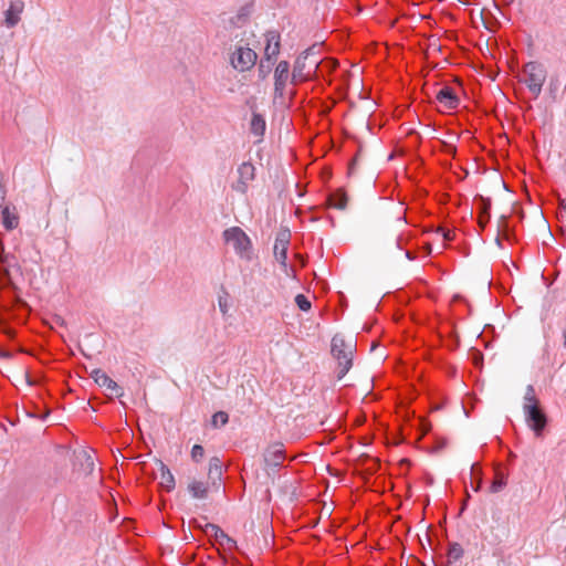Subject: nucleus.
I'll use <instances>...</instances> for the list:
<instances>
[{
	"instance_id": "obj_29",
	"label": "nucleus",
	"mask_w": 566,
	"mask_h": 566,
	"mask_svg": "<svg viewBox=\"0 0 566 566\" xmlns=\"http://www.w3.org/2000/svg\"><path fill=\"white\" fill-rule=\"evenodd\" d=\"M484 12H485V9H483V10H482V20H483V24H484V27H485L489 31H491V32H495V31L497 30L499 25H500L499 20H497V19H496V18H495V17H494L490 11H488V14H489L490 19H489V20H486V19L484 18Z\"/></svg>"
},
{
	"instance_id": "obj_48",
	"label": "nucleus",
	"mask_w": 566,
	"mask_h": 566,
	"mask_svg": "<svg viewBox=\"0 0 566 566\" xmlns=\"http://www.w3.org/2000/svg\"><path fill=\"white\" fill-rule=\"evenodd\" d=\"M468 507V503H467V500H463L462 504H461V509H460V512H459V515H461Z\"/></svg>"
},
{
	"instance_id": "obj_27",
	"label": "nucleus",
	"mask_w": 566,
	"mask_h": 566,
	"mask_svg": "<svg viewBox=\"0 0 566 566\" xmlns=\"http://www.w3.org/2000/svg\"><path fill=\"white\" fill-rule=\"evenodd\" d=\"M368 461H373V462H374V465H373V467L367 468V469L365 470V474H366L367 476H370V475L375 474V473L378 471V469H379V467H380V462H379L378 460H376L375 458H373V457L368 455V454H361V455L358 458V462H359V464H361V465H364V464H365V463H367Z\"/></svg>"
},
{
	"instance_id": "obj_41",
	"label": "nucleus",
	"mask_w": 566,
	"mask_h": 566,
	"mask_svg": "<svg viewBox=\"0 0 566 566\" xmlns=\"http://www.w3.org/2000/svg\"><path fill=\"white\" fill-rule=\"evenodd\" d=\"M228 545L229 548H235L237 547V542L230 537L228 534H227V537L223 538Z\"/></svg>"
},
{
	"instance_id": "obj_1",
	"label": "nucleus",
	"mask_w": 566,
	"mask_h": 566,
	"mask_svg": "<svg viewBox=\"0 0 566 566\" xmlns=\"http://www.w3.org/2000/svg\"><path fill=\"white\" fill-rule=\"evenodd\" d=\"M315 45L303 51L295 60L293 72L291 74V83L296 85L311 78L316 72L321 61L318 59H311L314 54Z\"/></svg>"
},
{
	"instance_id": "obj_25",
	"label": "nucleus",
	"mask_w": 566,
	"mask_h": 566,
	"mask_svg": "<svg viewBox=\"0 0 566 566\" xmlns=\"http://www.w3.org/2000/svg\"><path fill=\"white\" fill-rule=\"evenodd\" d=\"M203 534L214 538L217 542H220L221 539L227 537V534L224 533V531L219 525L213 524V523H207L205 525Z\"/></svg>"
},
{
	"instance_id": "obj_28",
	"label": "nucleus",
	"mask_w": 566,
	"mask_h": 566,
	"mask_svg": "<svg viewBox=\"0 0 566 566\" xmlns=\"http://www.w3.org/2000/svg\"><path fill=\"white\" fill-rule=\"evenodd\" d=\"M229 422V415L226 411H217L211 417V426L213 428L223 427Z\"/></svg>"
},
{
	"instance_id": "obj_59",
	"label": "nucleus",
	"mask_w": 566,
	"mask_h": 566,
	"mask_svg": "<svg viewBox=\"0 0 566 566\" xmlns=\"http://www.w3.org/2000/svg\"><path fill=\"white\" fill-rule=\"evenodd\" d=\"M273 48H274V41H272V43H271V51L273 50Z\"/></svg>"
},
{
	"instance_id": "obj_9",
	"label": "nucleus",
	"mask_w": 566,
	"mask_h": 566,
	"mask_svg": "<svg viewBox=\"0 0 566 566\" xmlns=\"http://www.w3.org/2000/svg\"><path fill=\"white\" fill-rule=\"evenodd\" d=\"M263 460L268 468L272 469L273 471H277L285 460V450L283 443L275 442L270 444L264 450Z\"/></svg>"
},
{
	"instance_id": "obj_51",
	"label": "nucleus",
	"mask_w": 566,
	"mask_h": 566,
	"mask_svg": "<svg viewBox=\"0 0 566 566\" xmlns=\"http://www.w3.org/2000/svg\"><path fill=\"white\" fill-rule=\"evenodd\" d=\"M451 563H449V560H447L446 563H436L434 566H450Z\"/></svg>"
},
{
	"instance_id": "obj_7",
	"label": "nucleus",
	"mask_w": 566,
	"mask_h": 566,
	"mask_svg": "<svg viewBox=\"0 0 566 566\" xmlns=\"http://www.w3.org/2000/svg\"><path fill=\"white\" fill-rule=\"evenodd\" d=\"M258 60V54L254 50L238 45L230 56V63L239 72L251 70Z\"/></svg>"
},
{
	"instance_id": "obj_13",
	"label": "nucleus",
	"mask_w": 566,
	"mask_h": 566,
	"mask_svg": "<svg viewBox=\"0 0 566 566\" xmlns=\"http://www.w3.org/2000/svg\"><path fill=\"white\" fill-rule=\"evenodd\" d=\"M239 181L237 190L244 192L247 189V182L253 180L255 177V167L251 163H243L238 168Z\"/></svg>"
},
{
	"instance_id": "obj_58",
	"label": "nucleus",
	"mask_w": 566,
	"mask_h": 566,
	"mask_svg": "<svg viewBox=\"0 0 566 566\" xmlns=\"http://www.w3.org/2000/svg\"><path fill=\"white\" fill-rule=\"evenodd\" d=\"M444 444H446L444 442L439 443V448H443V447H444Z\"/></svg>"
},
{
	"instance_id": "obj_60",
	"label": "nucleus",
	"mask_w": 566,
	"mask_h": 566,
	"mask_svg": "<svg viewBox=\"0 0 566 566\" xmlns=\"http://www.w3.org/2000/svg\"><path fill=\"white\" fill-rule=\"evenodd\" d=\"M513 0H510V2H512Z\"/></svg>"
},
{
	"instance_id": "obj_3",
	"label": "nucleus",
	"mask_w": 566,
	"mask_h": 566,
	"mask_svg": "<svg viewBox=\"0 0 566 566\" xmlns=\"http://www.w3.org/2000/svg\"><path fill=\"white\" fill-rule=\"evenodd\" d=\"M266 45L264 49V56L261 59L258 66V75L260 80H265L272 72V66L276 61L280 53V33L275 30H270L265 33Z\"/></svg>"
},
{
	"instance_id": "obj_39",
	"label": "nucleus",
	"mask_w": 566,
	"mask_h": 566,
	"mask_svg": "<svg viewBox=\"0 0 566 566\" xmlns=\"http://www.w3.org/2000/svg\"><path fill=\"white\" fill-rule=\"evenodd\" d=\"M285 94V85H274V102L283 99Z\"/></svg>"
},
{
	"instance_id": "obj_32",
	"label": "nucleus",
	"mask_w": 566,
	"mask_h": 566,
	"mask_svg": "<svg viewBox=\"0 0 566 566\" xmlns=\"http://www.w3.org/2000/svg\"><path fill=\"white\" fill-rule=\"evenodd\" d=\"M205 457V449L201 444H195L191 449L192 461L199 463Z\"/></svg>"
},
{
	"instance_id": "obj_19",
	"label": "nucleus",
	"mask_w": 566,
	"mask_h": 566,
	"mask_svg": "<svg viewBox=\"0 0 566 566\" xmlns=\"http://www.w3.org/2000/svg\"><path fill=\"white\" fill-rule=\"evenodd\" d=\"M290 63L280 61L274 71V85H285L290 80Z\"/></svg>"
},
{
	"instance_id": "obj_42",
	"label": "nucleus",
	"mask_w": 566,
	"mask_h": 566,
	"mask_svg": "<svg viewBox=\"0 0 566 566\" xmlns=\"http://www.w3.org/2000/svg\"><path fill=\"white\" fill-rule=\"evenodd\" d=\"M190 526H192L195 530H199L203 533L205 525H201L197 520H191Z\"/></svg>"
},
{
	"instance_id": "obj_30",
	"label": "nucleus",
	"mask_w": 566,
	"mask_h": 566,
	"mask_svg": "<svg viewBox=\"0 0 566 566\" xmlns=\"http://www.w3.org/2000/svg\"><path fill=\"white\" fill-rule=\"evenodd\" d=\"M524 405H535V406L541 405L538 398L535 396V389H534L533 385H528L526 387V391L524 395Z\"/></svg>"
},
{
	"instance_id": "obj_26",
	"label": "nucleus",
	"mask_w": 566,
	"mask_h": 566,
	"mask_svg": "<svg viewBox=\"0 0 566 566\" xmlns=\"http://www.w3.org/2000/svg\"><path fill=\"white\" fill-rule=\"evenodd\" d=\"M463 555H464V549L462 548V546L459 543H457V542L449 543L448 552H447L449 563L452 564L454 562L460 560L463 557Z\"/></svg>"
},
{
	"instance_id": "obj_47",
	"label": "nucleus",
	"mask_w": 566,
	"mask_h": 566,
	"mask_svg": "<svg viewBox=\"0 0 566 566\" xmlns=\"http://www.w3.org/2000/svg\"><path fill=\"white\" fill-rule=\"evenodd\" d=\"M403 238L401 235L397 237L396 244L399 249H402Z\"/></svg>"
},
{
	"instance_id": "obj_46",
	"label": "nucleus",
	"mask_w": 566,
	"mask_h": 566,
	"mask_svg": "<svg viewBox=\"0 0 566 566\" xmlns=\"http://www.w3.org/2000/svg\"><path fill=\"white\" fill-rule=\"evenodd\" d=\"M0 357H2V358H11L12 357V353L7 352V350H0Z\"/></svg>"
},
{
	"instance_id": "obj_53",
	"label": "nucleus",
	"mask_w": 566,
	"mask_h": 566,
	"mask_svg": "<svg viewBox=\"0 0 566 566\" xmlns=\"http://www.w3.org/2000/svg\"><path fill=\"white\" fill-rule=\"evenodd\" d=\"M564 347L566 348V329L563 331Z\"/></svg>"
},
{
	"instance_id": "obj_17",
	"label": "nucleus",
	"mask_w": 566,
	"mask_h": 566,
	"mask_svg": "<svg viewBox=\"0 0 566 566\" xmlns=\"http://www.w3.org/2000/svg\"><path fill=\"white\" fill-rule=\"evenodd\" d=\"M506 483H507V473H506L505 469L499 464L494 468V480L492 481V483L490 485V492L491 493L500 492L501 490H503V488L506 485Z\"/></svg>"
},
{
	"instance_id": "obj_43",
	"label": "nucleus",
	"mask_w": 566,
	"mask_h": 566,
	"mask_svg": "<svg viewBox=\"0 0 566 566\" xmlns=\"http://www.w3.org/2000/svg\"><path fill=\"white\" fill-rule=\"evenodd\" d=\"M361 154V148L358 149L355 158L350 161L349 164V174L354 170V166L356 165L357 163V159H358V156Z\"/></svg>"
},
{
	"instance_id": "obj_11",
	"label": "nucleus",
	"mask_w": 566,
	"mask_h": 566,
	"mask_svg": "<svg viewBox=\"0 0 566 566\" xmlns=\"http://www.w3.org/2000/svg\"><path fill=\"white\" fill-rule=\"evenodd\" d=\"M90 376L94 379V381L99 387H106L107 389H109L114 394L115 397L119 398L124 395V389L116 381H114L111 377H108L106 375V373L103 371L102 369H99V368L93 369L90 373Z\"/></svg>"
},
{
	"instance_id": "obj_6",
	"label": "nucleus",
	"mask_w": 566,
	"mask_h": 566,
	"mask_svg": "<svg viewBox=\"0 0 566 566\" xmlns=\"http://www.w3.org/2000/svg\"><path fill=\"white\" fill-rule=\"evenodd\" d=\"M223 239L231 243L238 254L249 258L251 240L240 227H231L223 231Z\"/></svg>"
},
{
	"instance_id": "obj_23",
	"label": "nucleus",
	"mask_w": 566,
	"mask_h": 566,
	"mask_svg": "<svg viewBox=\"0 0 566 566\" xmlns=\"http://www.w3.org/2000/svg\"><path fill=\"white\" fill-rule=\"evenodd\" d=\"M497 232L506 240H515L514 229L510 226V217L507 214H502L499 218Z\"/></svg>"
},
{
	"instance_id": "obj_22",
	"label": "nucleus",
	"mask_w": 566,
	"mask_h": 566,
	"mask_svg": "<svg viewBox=\"0 0 566 566\" xmlns=\"http://www.w3.org/2000/svg\"><path fill=\"white\" fill-rule=\"evenodd\" d=\"M188 491L193 499H207L209 488L208 484L201 481L193 480L188 484Z\"/></svg>"
},
{
	"instance_id": "obj_38",
	"label": "nucleus",
	"mask_w": 566,
	"mask_h": 566,
	"mask_svg": "<svg viewBox=\"0 0 566 566\" xmlns=\"http://www.w3.org/2000/svg\"><path fill=\"white\" fill-rule=\"evenodd\" d=\"M470 353L472 355V359H473L474 365L475 366L481 365L482 361H483V354L479 349H476L474 347L470 349Z\"/></svg>"
},
{
	"instance_id": "obj_44",
	"label": "nucleus",
	"mask_w": 566,
	"mask_h": 566,
	"mask_svg": "<svg viewBox=\"0 0 566 566\" xmlns=\"http://www.w3.org/2000/svg\"><path fill=\"white\" fill-rule=\"evenodd\" d=\"M219 307H220V311H221L223 314H226V313H227V311H228V304H227V302H222V300H221V298L219 300Z\"/></svg>"
},
{
	"instance_id": "obj_2",
	"label": "nucleus",
	"mask_w": 566,
	"mask_h": 566,
	"mask_svg": "<svg viewBox=\"0 0 566 566\" xmlns=\"http://www.w3.org/2000/svg\"><path fill=\"white\" fill-rule=\"evenodd\" d=\"M356 344H348L345 339L336 334L332 338L331 352L338 361L337 378L342 379L353 366V353Z\"/></svg>"
},
{
	"instance_id": "obj_31",
	"label": "nucleus",
	"mask_w": 566,
	"mask_h": 566,
	"mask_svg": "<svg viewBox=\"0 0 566 566\" xmlns=\"http://www.w3.org/2000/svg\"><path fill=\"white\" fill-rule=\"evenodd\" d=\"M295 304L303 312L310 311L312 306L311 301L304 294H297L295 296Z\"/></svg>"
},
{
	"instance_id": "obj_33",
	"label": "nucleus",
	"mask_w": 566,
	"mask_h": 566,
	"mask_svg": "<svg viewBox=\"0 0 566 566\" xmlns=\"http://www.w3.org/2000/svg\"><path fill=\"white\" fill-rule=\"evenodd\" d=\"M0 331L9 339H13L15 337V335H17L15 329L12 328L11 326H9L7 323H4L2 318H0Z\"/></svg>"
},
{
	"instance_id": "obj_16",
	"label": "nucleus",
	"mask_w": 566,
	"mask_h": 566,
	"mask_svg": "<svg viewBox=\"0 0 566 566\" xmlns=\"http://www.w3.org/2000/svg\"><path fill=\"white\" fill-rule=\"evenodd\" d=\"M208 478L213 485L220 486L222 479V461L218 457H212L209 460Z\"/></svg>"
},
{
	"instance_id": "obj_20",
	"label": "nucleus",
	"mask_w": 566,
	"mask_h": 566,
	"mask_svg": "<svg viewBox=\"0 0 566 566\" xmlns=\"http://www.w3.org/2000/svg\"><path fill=\"white\" fill-rule=\"evenodd\" d=\"M348 197L344 188H338L331 192L328 196L329 205L338 210H344L347 207Z\"/></svg>"
},
{
	"instance_id": "obj_8",
	"label": "nucleus",
	"mask_w": 566,
	"mask_h": 566,
	"mask_svg": "<svg viewBox=\"0 0 566 566\" xmlns=\"http://www.w3.org/2000/svg\"><path fill=\"white\" fill-rule=\"evenodd\" d=\"M291 240V231L289 228H281L276 233L274 243L275 260L284 268H287V249Z\"/></svg>"
},
{
	"instance_id": "obj_40",
	"label": "nucleus",
	"mask_w": 566,
	"mask_h": 566,
	"mask_svg": "<svg viewBox=\"0 0 566 566\" xmlns=\"http://www.w3.org/2000/svg\"><path fill=\"white\" fill-rule=\"evenodd\" d=\"M483 479L471 481V486L475 492H479L482 488Z\"/></svg>"
},
{
	"instance_id": "obj_18",
	"label": "nucleus",
	"mask_w": 566,
	"mask_h": 566,
	"mask_svg": "<svg viewBox=\"0 0 566 566\" xmlns=\"http://www.w3.org/2000/svg\"><path fill=\"white\" fill-rule=\"evenodd\" d=\"M266 129L265 118L262 114L252 109V118L250 122V132L258 136L263 137Z\"/></svg>"
},
{
	"instance_id": "obj_50",
	"label": "nucleus",
	"mask_w": 566,
	"mask_h": 566,
	"mask_svg": "<svg viewBox=\"0 0 566 566\" xmlns=\"http://www.w3.org/2000/svg\"><path fill=\"white\" fill-rule=\"evenodd\" d=\"M420 422L423 426V430H428L429 429V423H428V421L426 419H421Z\"/></svg>"
},
{
	"instance_id": "obj_5",
	"label": "nucleus",
	"mask_w": 566,
	"mask_h": 566,
	"mask_svg": "<svg viewBox=\"0 0 566 566\" xmlns=\"http://www.w3.org/2000/svg\"><path fill=\"white\" fill-rule=\"evenodd\" d=\"M525 421L536 438H543L548 417L541 405H523Z\"/></svg>"
},
{
	"instance_id": "obj_52",
	"label": "nucleus",
	"mask_w": 566,
	"mask_h": 566,
	"mask_svg": "<svg viewBox=\"0 0 566 566\" xmlns=\"http://www.w3.org/2000/svg\"><path fill=\"white\" fill-rule=\"evenodd\" d=\"M83 453H84V455L86 457L87 461H90V465H91V467H93V465H94V463H93V461H92L91 457H90V455H87V453H86L85 451H84Z\"/></svg>"
},
{
	"instance_id": "obj_37",
	"label": "nucleus",
	"mask_w": 566,
	"mask_h": 566,
	"mask_svg": "<svg viewBox=\"0 0 566 566\" xmlns=\"http://www.w3.org/2000/svg\"><path fill=\"white\" fill-rule=\"evenodd\" d=\"M446 346L450 349V350H455L458 349V347L460 346V338L457 334H452L450 337H449V340L448 343L446 344Z\"/></svg>"
},
{
	"instance_id": "obj_36",
	"label": "nucleus",
	"mask_w": 566,
	"mask_h": 566,
	"mask_svg": "<svg viewBox=\"0 0 566 566\" xmlns=\"http://www.w3.org/2000/svg\"><path fill=\"white\" fill-rule=\"evenodd\" d=\"M441 150L444 154L450 155L452 157H455V155H457V147L453 144H450L447 142L441 143Z\"/></svg>"
},
{
	"instance_id": "obj_14",
	"label": "nucleus",
	"mask_w": 566,
	"mask_h": 566,
	"mask_svg": "<svg viewBox=\"0 0 566 566\" xmlns=\"http://www.w3.org/2000/svg\"><path fill=\"white\" fill-rule=\"evenodd\" d=\"M24 3L21 0H15L10 3L9 9L4 12V23L8 28L15 27L20 21V14L23 11Z\"/></svg>"
},
{
	"instance_id": "obj_24",
	"label": "nucleus",
	"mask_w": 566,
	"mask_h": 566,
	"mask_svg": "<svg viewBox=\"0 0 566 566\" xmlns=\"http://www.w3.org/2000/svg\"><path fill=\"white\" fill-rule=\"evenodd\" d=\"M2 224L6 230H13L19 224V217L10 212L9 207H4L1 211Z\"/></svg>"
},
{
	"instance_id": "obj_4",
	"label": "nucleus",
	"mask_w": 566,
	"mask_h": 566,
	"mask_svg": "<svg viewBox=\"0 0 566 566\" xmlns=\"http://www.w3.org/2000/svg\"><path fill=\"white\" fill-rule=\"evenodd\" d=\"M523 73L525 75L523 82L527 85L534 97H538L547 77L545 66L539 62L531 61L525 64Z\"/></svg>"
},
{
	"instance_id": "obj_57",
	"label": "nucleus",
	"mask_w": 566,
	"mask_h": 566,
	"mask_svg": "<svg viewBox=\"0 0 566 566\" xmlns=\"http://www.w3.org/2000/svg\"><path fill=\"white\" fill-rule=\"evenodd\" d=\"M401 462H402V463H409V460H407V459H402V460H401Z\"/></svg>"
},
{
	"instance_id": "obj_49",
	"label": "nucleus",
	"mask_w": 566,
	"mask_h": 566,
	"mask_svg": "<svg viewBox=\"0 0 566 566\" xmlns=\"http://www.w3.org/2000/svg\"><path fill=\"white\" fill-rule=\"evenodd\" d=\"M502 238H503V235L497 232V237L495 238V243L499 247H502Z\"/></svg>"
},
{
	"instance_id": "obj_55",
	"label": "nucleus",
	"mask_w": 566,
	"mask_h": 566,
	"mask_svg": "<svg viewBox=\"0 0 566 566\" xmlns=\"http://www.w3.org/2000/svg\"><path fill=\"white\" fill-rule=\"evenodd\" d=\"M510 460H513L514 458H516V455L513 453V452H510Z\"/></svg>"
},
{
	"instance_id": "obj_45",
	"label": "nucleus",
	"mask_w": 566,
	"mask_h": 566,
	"mask_svg": "<svg viewBox=\"0 0 566 566\" xmlns=\"http://www.w3.org/2000/svg\"><path fill=\"white\" fill-rule=\"evenodd\" d=\"M406 258H407L408 260H410V261H413V260H416V258H417V253H416V252H412V251L407 250V251H406Z\"/></svg>"
},
{
	"instance_id": "obj_56",
	"label": "nucleus",
	"mask_w": 566,
	"mask_h": 566,
	"mask_svg": "<svg viewBox=\"0 0 566 566\" xmlns=\"http://www.w3.org/2000/svg\"><path fill=\"white\" fill-rule=\"evenodd\" d=\"M470 497H471L470 493H469V492H467V493H465V497H464V500H467V502H468Z\"/></svg>"
},
{
	"instance_id": "obj_15",
	"label": "nucleus",
	"mask_w": 566,
	"mask_h": 566,
	"mask_svg": "<svg viewBox=\"0 0 566 566\" xmlns=\"http://www.w3.org/2000/svg\"><path fill=\"white\" fill-rule=\"evenodd\" d=\"M158 463L160 468L161 478V481L159 483V490L170 492L175 489L176 485L175 478L170 472L169 468L161 460H158Z\"/></svg>"
},
{
	"instance_id": "obj_21",
	"label": "nucleus",
	"mask_w": 566,
	"mask_h": 566,
	"mask_svg": "<svg viewBox=\"0 0 566 566\" xmlns=\"http://www.w3.org/2000/svg\"><path fill=\"white\" fill-rule=\"evenodd\" d=\"M251 8H252L251 4L242 6L239 9L238 13L230 18V20H229L230 25L233 28H241L242 25H244L248 22L249 17L251 14Z\"/></svg>"
},
{
	"instance_id": "obj_34",
	"label": "nucleus",
	"mask_w": 566,
	"mask_h": 566,
	"mask_svg": "<svg viewBox=\"0 0 566 566\" xmlns=\"http://www.w3.org/2000/svg\"><path fill=\"white\" fill-rule=\"evenodd\" d=\"M471 481L482 479L483 472L479 463H473L470 469Z\"/></svg>"
},
{
	"instance_id": "obj_12",
	"label": "nucleus",
	"mask_w": 566,
	"mask_h": 566,
	"mask_svg": "<svg viewBox=\"0 0 566 566\" xmlns=\"http://www.w3.org/2000/svg\"><path fill=\"white\" fill-rule=\"evenodd\" d=\"M436 98L449 109H455L460 105L459 96L450 86H443L440 88L436 94Z\"/></svg>"
},
{
	"instance_id": "obj_35",
	"label": "nucleus",
	"mask_w": 566,
	"mask_h": 566,
	"mask_svg": "<svg viewBox=\"0 0 566 566\" xmlns=\"http://www.w3.org/2000/svg\"><path fill=\"white\" fill-rule=\"evenodd\" d=\"M430 231H434L437 233H441L443 240L446 242H451L453 241L454 239V232L452 230H449V229H431Z\"/></svg>"
},
{
	"instance_id": "obj_10",
	"label": "nucleus",
	"mask_w": 566,
	"mask_h": 566,
	"mask_svg": "<svg viewBox=\"0 0 566 566\" xmlns=\"http://www.w3.org/2000/svg\"><path fill=\"white\" fill-rule=\"evenodd\" d=\"M478 207V223L481 230H484L491 220L492 200L482 195H475L473 198Z\"/></svg>"
},
{
	"instance_id": "obj_54",
	"label": "nucleus",
	"mask_w": 566,
	"mask_h": 566,
	"mask_svg": "<svg viewBox=\"0 0 566 566\" xmlns=\"http://www.w3.org/2000/svg\"><path fill=\"white\" fill-rule=\"evenodd\" d=\"M295 94H296V91H291L290 98H293L295 96Z\"/></svg>"
}]
</instances>
